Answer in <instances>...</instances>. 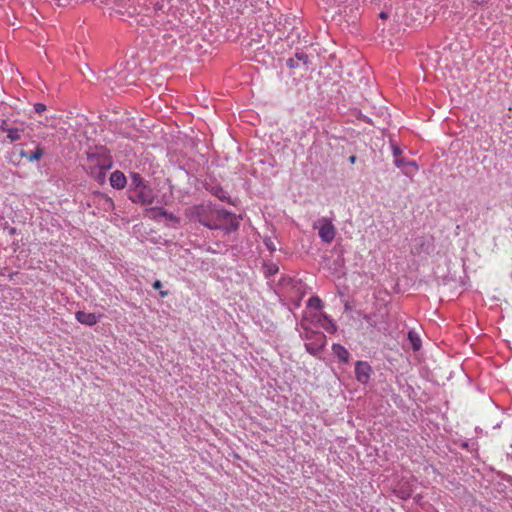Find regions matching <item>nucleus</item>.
Wrapping results in <instances>:
<instances>
[{
    "instance_id": "2",
    "label": "nucleus",
    "mask_w": 512,
    "mask_h": 512,
    "mask_svg": "<svg viewBox=\"0 0 512 512\" xmlns=\"http://www.w3.org/2000/svg\"><path fill=\"white\" fill-rule=\"evenodd\" d=\"M316 229H318V235L321 240L325 243H331L336 236V228L333 225L331 219L329 218H320L314 225Z\"/></svg>"
},
{
    "instance_id": "4",
    "label": "nucleus",
    "mask_w": 512,
    "mask_h": 512,
    "mask_svg": "<svg viewBox=\"0 0 512 512\" xmlns=\"http://www.w3.org/2000/svg\"><path fill=\"white\" fill-rule=\"evenodd\" d=\"M372 372L371 366L365 361H357L355 364V375L358 382L366 384Z\"/></svg>"
},
{
    "instance_id": "17",
    "label": "nucleus",
    "mask_w": 512,
    "mask_h": 512,
    "mask_svg": "<svg viewBox=\"0 0 512 512\" xmlns=\"http://www.w3.org/2000/svg\"><path fill=\"white\" fill-rule=\"evenodd\" d=\"M111 167V163L108 162V163H105V164H101L99 166V177H101L103 175V171L106 170V169H109Z\"/></svg>"
},
{
    "instance_id": "6",
    "label": "nucleus",
    "mask_w": 512,
    "mask_h": 512,
    "mask_svg": "<svg viewBox=\"0 0 512 512\" xmlns=\"http://www.w3.org/2000/svg\"><path fill=\"white\" fill-rule=\"evenodd\" d=\"M45 150L40 145H37L35 150L32 152H27L25 150L20 151V156L25 158L29 162H36L42 159L44 156Z\"/></svg>"
},
{
    "instance_id": "20",
    "label": "nucleus",
    "mask_w": 512,
    "mask_h": 512,
    "mask_svg": "<svg viewBox=\"0 0 512 512\" xmlns=\"http://www.w3.org/2000/svg\"><path fill=\"white\" fill-rule=\"evenodd\" d=\"M393 152H394L395 158H398V155L400 154V149L398 147H394Z\"/></svg>"
},
{
    "instance_id": "18",
    "label": "nucleus",
    "mask_w": 512,
    "mask_h": 512,
    "mask_svg": "<svg viewBox=\"0 0 512 512\" xmlns=\"http://www.w3.org/2000/svg\"><path fill=\"white\" fill-rule=\"evenodd\" d=\"M7 129H12V128L7 125L6 121H2V123L0 125V130L7 133Z\"/></svg>"
},
{
    "instance_id": "9",
    "label": "nucleus",
    "mask_w": 512,
    "mask_h": 512,
    "mask_svg": "<svg viewBox=\"0 0 512 512\" xmlns=\"http://www.w3.org/2000/svg\"><path fill=\"white\" fill-rule=\"evenodd\" d=\"M24 131L23 125L21 127H15L12 129H7V138L11 142H15L21 139V133Z\"/></svg>"
},
{
    "instance_id": "15",
    "label": "nucleus",
    "mask_w": 512,
    "mask_h": 512,
    "mask_svg": "<svg viewBox=\"0 0 512 512\" xmlns=\"http://www.w3.org/2000/svg\"><path fill=\"white\" fill-rule=\"evenodd\" d=\"M46 109H47V107L43 103H36V104H34V110L37 113H42V112L46 111Z\"/></svg>"
},
{
    "instance_id": "14",
    "label": "nucleus",
    "mask_w": 512,
    "mask_h": 512,
    "mask_svg": "<svg viewBox=\"0 0 512 512\" xmlns=\"http://www.w3.org/2000/svg\"><path fill=\"white\" fill-rule=\"evenodd\" d=\"M160 214H161L162 216H164L166 219L170 220V221H174V222H178V221H179V219H178L175 215H173V214H171V213H168V212H167V211H165V210H161V211H160Z\"/></svg>"
},
{
    "instance_id": "19",
    "label": "nucleus",
    "mask_w": 512,
    "mask_h": 512,
    "mask_svg": "<svg viewBox=\"0 0 512 512\" xmlns=\"http://www.w3.org/2000/svg\"><path fill=\"white\" fill-rule=\"evenodd\" d=\"M153 288L156 289V290H160L161 287H162V283L160 280H156L154 283H153Z\"/></svg>"
},
{
    "instance_id": "12",
    "label": "nucleus",
    "mask_w": 512,
    "mask_h": 512,
    "mask_svg": "<svg viewBox=\"0 0 512 512\" xmlns=\"http://www.w3.org/2000/svg\"><path fill=\"white\" fill-rule=\"evenodd\" d=\"M308 306L311 308H315V309H321L323 306V303L319 297L314 296L308 300Z\"/></svg>"
},
{
    "instance_id": "24",
    "label": "nucleus",
    "mask_w": 512,
    "mask_h": 512,
    "mask_svg": "<svg viewBox=\"0 0 512 512\" xmlns=\"http://www.w3.org/2000/svg\"><path fill=\"white\" fill-rule=\"evenodd\" d=\"M89 160H90V162H92V163H94V162L96 161V159H95L94 157H92V156L89 158Z\"/></svg>"
},
{
    "instance_id": "8",
    "label": "nucleus",
    "mask_w": 512,
    "mask_h": 512,
    "mask_svg": "<svg viewBox=\"0 0 512 512\" xmlns=\"http://www.w3.org/2000/svg\"><path fill=\"white\" fill-rule=\"evenodd\" d=\"M332 350L334 354L343 362H348L350 358V353L348 350L340 345V344H334L332 347Z\"/></svg>"
},
{
    "instance_id": "7",
    "label": "nucleus",
    "mask_w": 512,
    "mask_h": 512,
    "mask_svg": "<svg viewBox=\"0 0 512 512\" xmlns=\"http://www.w3.org/2000/svg\"><path fill=\"white\" fill-rule=\"evenodd\" d=\"M126 182V177L121 171H114L110 176V184L113 188L123 189Z\"/></svg>"
},
{
    "instance_id": "3",
    "label": "nucleus",
    "mask_w": 512,
    "mask_h": 512,
    "mask_svg": "<svg viewBox=\"0 0 512 512\" xmlns=\"http://www.w3.org/2000/svg\"><path fill=\"white\" fill-rule=\"evenodd\" d=\"M129 199L134 203L151 205L154 202L153 190L147 185L137 189H130Z\"/></svg>"
},
{
    "instance_id": "23",
    "label": "nucleus",
    "mask_w": 512,
    "mask_h": 512,
    "mask_svg": "<svg viewBox=\"0 0 512 512\" xmlns=\"http://www.w3.org/2000/svg\"><path fill=\"white\" fill-rule=\"evenodd\" d=\"M380 17H381V18H386V17H387V15H386V13H385V12H381V13H380Z\"/></svg>"
},
{
    "instance_id": "16",
    "label": "nucleus",
    "mask_w": 512,
    "mask_h": 512,
    "mask_svg": "<svg viewBox=\"0 0 512 512\" xmlns=\"http://www.w3.org/2000/svg\"><path fill=\"white\" fill-rule=\"evenodd\" d=\"M394 163H395V165H396L397 167L402 168V169H403V168L405 167V165L407 164V162H406V161H404V159L399 158V157H398V158H395Z\"/></svg>"
},
{
    "instance_id": "21",
    "label": "nucleus",
    "mask_w": 512,
    "mask_h": 512,
    "mask_svg": "<svg viewBox=\"0 0 512 512\" xmlns=\"http://www.w3.org/2000/svg\"><path fill=\"white\" fill-rule=\"evenodd\" d=\"M159 294H160V296H161L162 298H164V297H167V296H168L169 292H168V291H162V290H160V293H159Z\"/></svg>"
},
{
    "instance_id": "1",
    "label": "nucleus",
    "mask_w": 512,
    "mask_h": 512,
    "mask_svg": "<svg viewBox=\"0 0 512 512\" xmlns=\"http://www.w3.org/2000/svg\"><path fill=\"white\" fill-rule=\"evenodd\" d=\"M189 215L191 219L200 222L210 229H220L221 219L231 217L226 211L214 210L210 205L200 204L190 208Z\"/></svg>"
},
{
    "instance_id": "13",
    "label": "nucleus",
    "mask_w": 512,
    "mask_h": 512,
    "mask_svg": "<svg viewBox=\"0 0 512 512\" xmlns=\"http://www.w3.org/2000/svg\"><path fill=\"white\" fill-rule=\"evenodd\" d=\"M418 169V166L415 162L409 161L405 165V167L402 169L404 174L410 175L412 172L416 171Z\"/></svg>"
},
{
    "instance_id": "22",
    "label": "nucleus",
    "mask_w": 512,
    "mask_h": 512,
    "mask_svg": "<svg viewBox=\"0 0 512 512\" xmlns=\"http://www.w3.org/2000/svg\"><path fill=\"white\" fill-rule=\"evenodd\" d=\"M349 160H350L351 163H355L356 156H354V155L350 156Z\"/></svg>"
},
{
    "instance_id": "10",
    "label": "nucleus",
    "mask_w": 512,
    "mask_h": 512,
    "mask_svg": "<svg viewBox=\"0 0 512 512\" xmlns=\"http://www.w3.org/2000/svg\"><path fill=\"white\" fill-rule=\"evenodd\" d=\"M408 339L414 351H418L421 348V339L415 331L408 332Z\"/></svg>"
},
{
    "instance_id": "5",
    "label": "nucleus",
    "mask_w": 512,
    "mask_h": 512,
    "mask_svg": "<svg viewBox=\"0 0 512 512\" xmlns=\"http://www.w3.org/2000/svg\"><path fill=\"white\" fill-rule=\"evenodd\" d=\"M100 316L101 315H96L95 313H87L84 311H78L75 314V318L77 319L78 322L88 326L95 325L98 322Z\"/></svg>"
},
{
    "instance_id": "11",
    "label": "nucleus",
    "mask_w": 512,
    "mask_h": 512,
    "mask_svg": "<svg viewBox=\"0 0 512 512\" xmlns=\"http://www.w3.org/2000/svg\"><path fill=\"white\" fill-rule=\"evenodd\" d=\"M144 185H145V183H144L143 178L139 174L134 173L131 177V186L132 187L130 189H137Z\"/></svg>"
}]
</instances>
